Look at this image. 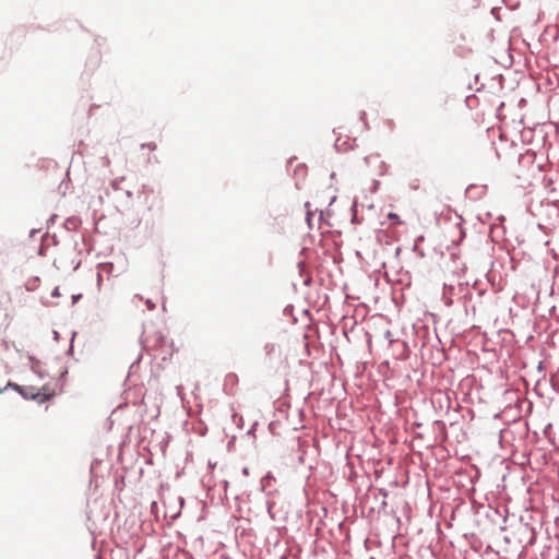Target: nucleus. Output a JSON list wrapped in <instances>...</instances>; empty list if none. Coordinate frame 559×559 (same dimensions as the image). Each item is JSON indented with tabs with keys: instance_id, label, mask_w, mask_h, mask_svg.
<instances>
[{
	"instance_id": "obj_1",
	"label": "nucleus",
	"mask_w": 559,
	"mask_h": 559,
	"mask_svg": "<svg viewBox=\"0 0 559 559\" xmlns=\"http://www.w3.org/2000/svg\"><path fill=\"white\" fill-rule=\"evenodd\" d=\"M21 393L25 396V397H31L33 400H37L39 402H44L46 400L49 399V394H46V393H41L40 391H37L36 393L34 392V389L32 386H26L24 389L21 390Z\"/></svg>"
},
{
	"instance_id": "obj_2",
	"label": "nucleus",
	"mask_w": 559,
	"mask_h": 559,
	"mask_svg": "<svg viewBox=\"0 0 559 559\" xmlns=\"http://www.w3.org/2000/svg\"><path fill=\"white\" fill-rule=\"evenodd\" d=\"M388 217H389L390 219L394 221V223H395V224H400V223H401V221L399 219V215H397V214H395V213H389V214H388Z\"/></svg>"
},
{
	"instance_id": "obj_3",
	"label": "nucleus",
	"mask_w": 559,
	"mask_h": 559,
	"mask_svg": "<svg viewBox=\"0 0 559 559\" xmlns=\"http://www.w3.org/2000/svg\"><path fill=\"white\" fill-rule=\"evenodd\" d=\"M146 306H147L148 310L155 309V304H153L152 300H150V299L146 300Z\"/></svg>"
},
{
	"instance_id": "obj_4",
	"label": "nucleus",
	"mask_w": 559,
	"mask_h": 559,
	"mask_svg": "<svg viewBox=\"0 0 559 559\" xmlns=\"http://www.w3.org/2000/svg\"><path fill=\"white\" fill-rule=\"evenodd\" d=\"M147 147H148L150 150H155V148H156V145H155V144H147Z\"/></svg>"
}]
</instances>
